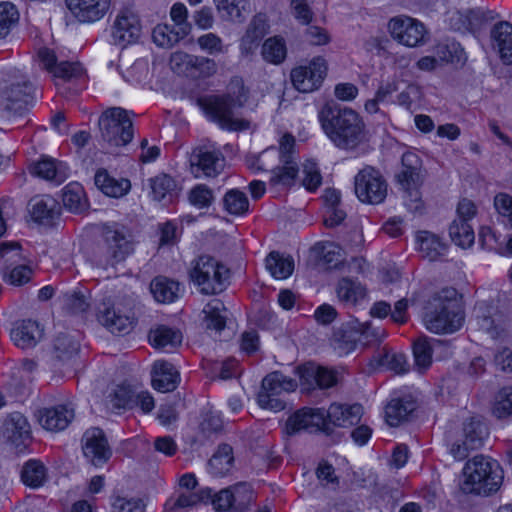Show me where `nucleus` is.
<instances>
[{"instance_id":"28","label":"nucleus","mask_w":512,"mask_h":512,"mask_svg":"<svg viewBox=\"0 0 512 512\" xmlns=\"http://www.w3.org/2000/svg\"><path fill=\"white\" fill-rule=\"evenodd\" d=\"M416 403L409 398L392 399L385 408L386 421L390 426H398L415 411Z\"/></svg>"},{"instance_id":"59","label":"nucleus","mask_w":512,"mask_h":512,"mask_svg":"<svg viewBox=\"0 0 512 512\" xmlns=\"http://www.w3.org/2000/svg\"><path fill=\"white\" fill-rule=\"evenodd\" d=\"M218 11L225 12L227 19L235 22L244 20L246 0H214Z\"/></svg>"},{"instance_id":"48","label":"nucleus","mask_w":512,"mask_h":512,"mask_svg":"<svg viewBox=\"0 0 512 512\" xmlns=\"http://www.w3.org/2000/svg\"><path fill=\"white\" fill-rule=\"evenodd\" d=\"M21 479L27 486L37 488L46 480V468L38 460H29L21 471Z\"/></svg>"},{"instance_id":"15","label":"nucleus","mask_w":512,"mask_h":512,"mask_svg":"<svg viewBox=\"0 0 512 512\" xmlns=\"http://www.w3.org/2000/svg\"><path fill=\"white\" fill-rule=\"evenodd\" d=\"M33 87L27 82L15 83L1 94L0 106L8 114H22L32 103Z\"/></svg>"},{"instance_id":"3","label":"nucleus","mask_w":512,"mask_h":512,"mask_svg":"<svg viewBox=\"0 0 512 512\" xmlns=\"http://www.w3.org/2000/svg\"><path fill=\"white\" fill-rule=\"evenodd\" d=\"M463 321L462 298L455 288H443L432 297L430 311L424 318L425 326L430 332L453 333L460 329Z\"/></svg>"},{"instance_id":"20","label":"nucleus","mask_w":512,"mask_h":512,"mask_svg":"<svg viewBox=\"0 0 512 512\" xmlns=\"http://www.w3.org/2000/svg\"><path fill=\"white\" fill-rule=\"evenodd\" d=\"M326 423L339 427H350L360 422L363 415V407L360 404L333 403L326 411Z\"/></svg>"},{"instance_id":"32","label":"nucleus","mask_w":512,"mask_h":512,"mask_svg":"<svg viewBox=\"0 0 512 512\" xmlns=\"http://www.w3.org/2000/svg\"><path fill=\"white\" fill-rule=\"evenodd\" d=\"M53 351L57 360L71 362L80 351V343L69 333H60L54 340Z\"/></svg>"},{"instance_id":"27","label":"nucleus","mask_w":512,"mask_h":512,"mask_svg":"<svg viewBox=\"0 0 512 512\" xmlns=\"http://www.w3.org/2000/svg\"><path fill=\"white\" fill-rule=\"evenodd\" d=\"M62 202L67 210L75 214H81L89 208L84 188L78 182H71L64 187Z\"/></svg>"},{"instance_id":"44","label":"nucleus","mask_w":512,"mask_h":512,"mask_svg":"<svg viewBox=\"0 0 512 512\" xmlns=\"http://www.w3.org/2000/svg\"><path fill=\"white\" fill-rule=\"evenodd\" d=\"M298 172L299 168L296 162H285L271 170L269 182L273 186L281 185L290 187L294 184Z\"/></svg>"},{"instance_id":"62","label":"nucleus","mask_w":512,"mask_h":512,"mask_svg":"<svg viewBox=\"0 0 512 512\" xmlns=\"http://www.w3.org/2000/svg\"><path fill=\"white\" fill-rule=\"evenodd\" d=\"M195 55L183 51H176L171 54L169 65L173 72L177 74H192Z\"/></svg>"},{"instance_id":"53","label":"nucleus","mask_w":512,"mask_h":512,"mask_svg":"<svg viewBox=\"0 0 512 512\" xmlns=\"http://www.w3.org/2000/svg\"><path fill=\"white\" fill-rule=\"evenodd\" d=\"M151 194L154 200L163 201L166 196L174 191L176 184L172 177L167 174H160L149 179Z\"/></svg>"},{"instance_id":"5","label":"nucleus","mask_w":512,"mask_h":512,"mask_svg":"<svg viewBox=\"0 0 512 512\" xmlns=\"http://www.w3.org/2000/svg\"><path fill=\"white\" fill-rule=\"evenodd\" d=\"M465 480L462 490L465 493L489 495L498 490L502 476L497 462L477 455L469 460L463 469Z\"/></svg>"},{"instance_id":"51","label":"nucleus","mask_w":512,"mask_h":512,"mask_svg":"<svg viewBox=\"0 0 512 512\" xmlns=\"http://www.w3.org/2000/svg\"><path fill=\"white\" fill-rule=\"evenodd\" d=\"M226 211L231 215H243L249 209V200L244 192L231 189L226 192L223 198Z\"/></svg>"},{"instance_id":"25","label":"nucleus","mask_w":512,"mask_h":512,"mask_svg":"<svg viewBox=\"0 0 512 512\" xmlns=\"http://www.w3.org/2000/svg\"><path fill=\"white\" fill-rule=\"evenodd\" d=\"M266 33L267 26L264 18L260 15L253 17L240 41L241 54L244 56L254 54Z\"/></svg>"},{"instance_id":"19","label":"nucleus","mask_w":512,"mask_h":512,"mask_svg":"<svg viewBox=\"0 0 512 512\" xmlns=\"http://www.w3.org/2000/svg\"><path fill=\"white\" fill-rule=\"evenodd\" d=\"M40 425L48 431H61L67 428L74 418V409L67 405L43 408L37 412Z\"/></svg>"},{"instance_id":"1","label":"nucleus","mask_w":512,"mask_h":512,"mask_svg":"<svg viewBox=\"0 0 512 512\" xmlns=\"http://www.w3.org/2000/svg\"><path fill=\"white\" fill-rule=\"evenodd\" d=\"M248 90L241 77L231 78L227 92L223 95H209L197 100L198 106L206 116L221 128L231 131H243L249 128V121L236 116L234 110L247 102Z\"/></svg>"},{"instance_id":"22","label":"nucleus","mask_w":512,"mask_h":512,"mask_svg":"<svg viewBox=\"0 0 512 512\" xmlns=\"http://www.w3.org/2000/svg\"><path fill=\"white\" fill-rule=\"evenodd\" d=\"M43 330L36 321L22 320L11 330V339L22 349L34 347L42 338Z\"/></svg>"},{"instance_id":"35","label":"nucleus","mask_w":512,"mask_h":512,"mask_svg":"<svg viewBox=\"0 0 512 512\" xmlns=\"http://www.w3.org/2000/svg\"><path fill=\"white\" fill-rule=\"evenodd\" d=\"M233 461L232 447L228 444H222L208 462L209 472L213 476H223L230 471Z\"/></svg>"},{"instance_id":"42","label":"nucleus","mask_w":512,"mask_h":512,"mask_svg":"<svg viewBox=\"0 0 512 512\" xmlns=\"http://www.w3.org/2000/svg\"><path fill=\"white\" fill-rule=\"evenodd\" d=\"M230 488L232 493V512H245L255 500L252 487L246 482H240Z\"/></svg>"},{"instance_id":"14","label":"nucleus","mask_w":512,"mask_h":512,"mask_svg":"<svg viewBox=\"0 0 512 512\" xmlns=\"http://www.w3.org/2000/svg\"><path fill=\"white\" fill-rule=\"evenodd\" d=\"M71 14L81 23H94L109 12L112 0H65Z\"/></svg>"},{"instance_id":"64","label":"nucleus","mask_w":512,"mask_h":512,"mask_svg":"<svg viewBox=\"0 0 512 512\" xmlns=\"http://www.w3.org/2000/svg\"><path fill=\"white\" fill-rule=\"evenodd\" d=\"M224 169L219 162H191L190 171L196 177L215 178Z\"/></svg>"},{"instance_id":"46","label":"nucleus","mask_w":512,"mask_h":512,"mask_svg":"<svg viewBox=\"0 0 512 512\" xmlns=\"http://www.w3.org/2000/svg\"><path fill=\"white\" fill-rule=\"evenodd\" d=\"M261 54L263 59L269 63L276 65L282 63L287 55L284 39L276 36L268 38L262 45Z\"/></svg>"},{"instance_id":"2","label":"nucleus","mask_w":512,"mask_h":512,"mask_svg":"<svg viewBox=\"0 0 512 512\" xmlns=\"http://www.w3.org/2000/svg\"><path fill=\"white\" fill-rule=\"evenodd\" d=\"M318 118L323 131L338 148L354 149L365 138V124L351 108L327 103L319 111Z\"/></svg>"},{"instance_id":"54","label":"nucleus","mask_w":512,"mask_h":512,"mask_svg":"<svg viewBox=\"0 0 512 512\" xmlns=\"http://www.w3.org/2000/svg\"><path fill=\"white\" fill-rule=\"evenodd\" d=\"M396 179L403 189L410 190L421 184L423 174L420 166L408 165L402 162V168L396 174Z\"/></svg>"},{"instance_id":"55","label":"nucleus","mask_w":512,"mask_h":512,"mask_svg":"<svg viewBox=\"0 0 512 512\" xmlns=\"http://www.w3.org/2000/svg\"><path fill=\"white\" fill-rule=\"evenodd\" d=\"M378 363L380 366L402 374L408 371L407 361L404 354L393 353L392 351L383 349L378 355Z\"/></svg>"},{"instance_id":"17","label":"nucleus","mask_w":512,"mask_h":512,"mask_svg":"<svg viewBox=\"0 0 512 512\" xmlns=\"http://www.w3.org/2000/svg\"><path fill=\"white\" fill-rule=\"evenodd\" d=\"M4 437L18 452L25 450L31 443L30 425L21 413H11L3 423Z\"/></svg>"},{"instance_id":"56","label":"nucleus","mask_w":512,"mask_h":512,"mask_svg":"<svg viewBox=\"0 0 512 512\" xmlns=\"http://www.w3.org/2000/svg\"><path fill=\"white\" fill-rule=\"evenodd\" d=\"M302 377L305 379H314L317 386L321 389L330 388L337 382L335 372L324 367L305 368Z\"/></svg>"},{"instance_id":"38","label":"nucleus","mask_w":512,"mask_h":512,"mask_svg":"<svg viewBox=\"0 0 512 512\" xmlns=\"http://www.w3.org/2000/svg\"><path fill=\"white\" fill-rule=\"evenodd\" d=\"M486 425L476 418H470L463 425V439L467 441L470 448L477 450L483 446L484 440L487 437Z\"/></svg>"},{"instance_id":"63","label":"nucleus","mask_w":512,"mask_h":512,"mask_svg":"<svg viewBox=\"0 0 512 512\" xmlns=\"http://www.w3.org/2000/svg\"><path fill=\"white\" fill-rule=\"evenodd\" d=\"M197 44L203 51L210 55L224 54L227 52V46L224 45L222 39L211 32L198 37Z\"/></svg>"},{"instance_id":"24","label":"nucleus","mask_w":512,"mask_h":512,"mask_svg":"<svg viewBox=\"0 0 512 512\" xmlns=\"http://www.w3.org/2000/svg\"><path fill=\"white\" fill-rule=\"evenodd\" d=\"M491 39L501 59L506 64L512 63V25L506 21L495 24L491 30Z\"/></svg>"},{"instance_id":"4","label":"nucleus","mask_w":512,"mask_h":512,"mask_svg":"<svg viewBox=\"0 0 512 512\" xmlns=\"http://www.w3.org/2000/svg\"><path fill=\"white\" fill-rule=\"evenodd\" d=\"M100 145L104 154L125 156L124 150L134 137L133 123L128 111L121 107L106 109L99 117Z\"/></svg>"},{"instance_id":"34","label":"nucleus","mask_w":512,"mask_h":512,"mask_svg":"<svg viewBox=\"0 0 512 512\" xmlns=\"http://www.w3.org/2000/svg\"><path fill=\"white\" fill-rule=\"evenodd\" d=\"M359 341H361V335L355 327L340 328L332 338L333 347L339 355H347L354 351Z\"/></svg>"},{"instance_id":"40","label":"nucleus","mask_w":512,"mask_h":512,"mask_svg":"<svg viewBox=\"0 0 512 512\" xmlns=\"http://www.w3.org/2000/svg\"><path fill=\"white\" fill-rule=\"evenodd\" d=\"M492 310L493 307L484 301L478 302L474 309L480 329L487 332L491 338L498 339L503 336L504 329L494 325Z\"/></svg>"},{"instance_id":"50","label":"nucleus","mask_w":512,"mask_h":512,"mask_svg":"<svg viewBox=\"0 0 512 512\" xmlns=\"http://www.w3.org/2000/svg\"><path fill=\"white\" fill-rule=\"evenodd\" d=\"M224 310L223 302L218 299L211 300L204 307L203 313L205 314V322L208 329H215L216 331L224 329L226 324L225 316L222 315Z\"/></svg>"},{"instance_id":"43","label":"nucleus","mask_w":512,"mask_h":512,"mask_svg":"<svg viewBox=\"0 0 512 512\" xmlns=\"http://www.w3.org/2000/svg\"><path fill=\"white\" fill-rule=\"evenodd\" d=\"M451 240L459 247L469 248L475 240V234L469 222L454 220L449 226Z\"/></svg>"},{"instance_id":"49","label":"nucleus","mask_w":512,"mask_h":512,"mask_svg":"<svg viewBox=\"0 0 512 512\" xmlns=\"http://www.w3.org/2000/svg\"><path fill=\"white\" fill-rule=\"evenodd\" d=\"M315 250L328 266V268H339L344 261V252L342 248L334 242L319 243Z\"/></svg>"},{"instance_id":"60","label":"nucleus","mask_w":512,"mask_h":512,"mask_svg":"<svg viewBox=\"0 0 512 512\" xmlns=\"http://www.w3.org/2000/svg\"><path fill=\"white\" fill-rule=\"evenodd\" d=\"M108 404L112 409L131 408L134 404L133 391L128 386L119 385L108 396Z\"/></svg>"},{"instance_id":"8","label":"nucleus","mask_w":512,"mask_h":512,"mask_svg":"<svg viewBox=\"0 0 512 512\" xmlns=\"http://www.w3.org/2000/svg\"><path fill=\"white\" fill-rule=\"evenodd\" d=\"M297 383L292 378L280 372H272L263 380L258 393V404L264 409L274 412L282 411L286 407L285 396L294 391Z\"/></svg>"},{"instance_id":"9","label":"nucleus","mask_w":512,"mask_h":512,"mask_svg":"<svg viewBox=\"0 0 512 512\" xmlns=\"http://www.w3.org/2000/svg\"><path fill=\"white\" fill-rule=\"evenodd\" d=\"M355 194L367 204H380L387 196V183L381 173L371 166L360 170L354 179Z\"/></svg>"},{"instance_id":"30","label":"nucleus","mask_w":512,"mask_h":512,"mask_svg":"<svg viewBox=\"0 0 512 512\" xmlns=\"http://www.w3.org/2000/svg\"><path fill=\"white\" fill-rule=\"evenodd\" d=\"M418 249L422 256L428 258L430 261L437 260L442 256L447 246L439 236L429 231H420L417 233Z\"/></svg>"},{"instance_id":"52","label":"nucleus","mask_w":512,"mask_h":512,"mask_svg":"<svg viewBox=\"0 0 512 512\" xmlns=\"http://www.w3.org/2000/svg\"><path fill=\"white\" fill-rule=\"evenodd\" d=\"M19 12L10 2L0 3V39H5L18 24Z\"/></svg>"},{"instance_id":"12","label":"nucleus","mask_w":512,"mask_h":512,"mask_svg":"<svg viewBox=\"0 0 512 512\" xmlns=\"http://www.w3.org/2000/svg\"><path fill=\"white\" fill-rule=\"evenodd\" d=\"M327 64L322 57H315L308 65L299 66L291 71L293 86L302 93L318 89L326 76Z\"/></svg>"},{"instance_id":"18","label":"nucleus","mask_w":512,"mask_h":512,"mask_svg":"<svg viewBox=\"0 0 512 512\" xmlns=\"http://www.w3.org/2000/svg\"><path fill=\"white\" fill-rule=\"evenodd\" d=\"M326 426L324 409L303 408L295 412L286 421V433L296 434L310 427Z\"/></svg>"},{"instance_id":"58","label":"nucleus","mask_w":512,"mask_h":512,"mask_svg":"<svg viewBox=\"0 0 512 512\" xmlns=\"http://www.w3.org/2000/svg\"><path fill=\"white\" fill-rule=\"evenodd\" d=\"M493 414L499 418H507L512 415V387L501 388L496 396L493 406Z\"/></svg>"},{"instance_id":"21","label":"nucleus","mask_w":512,"mask_h":512,"mask_svg":"<svg viewBox=\"0 0 512 512\" xmlns=\"http://www.w3.org/2000/svg\"><path fill=\"white\" fill-rule=\"evenodd\" d=\"M98 319L112 333H128L132 329L131 317L106 302L99 307Z\"/></svg>"},{"instance_id":"45","label":"nucleus","mask_w":512,"mask_h":512,"mask_svg":"<svg viewBox=\"0 0 512 512\" xmlns=\"http://www.w3.org/2000/svg\"><path fill=\"white\" fill-rule=\"evenodd\" d=\"M62 308L70 314H81L86 312L90 303L81 290H71L63 293L60 297Z\"/></svg>"},{"instance_id":"7","label":"nucleus","mask_w":512,"mask_h":512,"mask_svg":"<svg viewBox=\"0 0 512 512\" xmlns=\"http://www.w3.org/2000/svg\"><path fill=\"white\" fill-rule=\"evenodd\" d=\"M103 238L104 244L96 257V265L104 270L115 269L134 252L131 236L121 230L108 227L103 232Z\"/></svg>"},{"instance_id":"61","label":"nucleus","mask_w":512,"mask_h":512,"mask_svg":"<svg viewBox=\"0 0 512 512\" xmlns=\"http://www.w3.org/2000/svg\"><path fill=\"white\" fill-rule=\"evenodd\" d=\"M188 200L198 209L208 208L214 201L213 191L204 184L196 185L189 191Z\"/></svg>"},{"instance_id":"6","label":"nucleus","mask_w":512,"mask_h":512,"mask_svg":"<svg viewBox=\"0 0 512 512\" xmlns=\"http://www.w3.org/2000/svg\"><path fill=\"white\" fill-rule=\"evenodd\" d=\"M189 276L202 294L214 295L224 290L228 269L213 257L202 255L192 261Z\"/></svg>"},{"instance_id":"11","label":"nucleus","mask_w":512,"mask_h":512,"mask_svg":"<svg viewBox=\"0 0 512 512\" xmlns=\"http://www.w3.org/2000/svg\"><path fill=\"white\" fill-rule=\"evenodd\" d=\"M388 31L395 41L407 47H418L427 41L425 26L409 16L391 18L388 22Z\"/></svg>"},{"instance_id":"23","label":"nucleus","mask_w":512,"mask_h":512,"mask_svg":"<svg viewBox=\"0 0 512 512\" xmlns=\"http://www.w3.org/2000/svg\"><path fill=\"white\" fill-rule=\"evenodd\" d=\"M28 171L35 177L58 185L69 177V169L64 162H31Z\"/></svg>"},{"instance_id":"37","label":"nucleus","mask_w":512,"mask_h":512,"mask_svg":"<svg viewBox=\"0 0 512 512\" xmlns=\"http://www.w3.org/2000/svg\"><path fill=\"white\" fill-rule=\"evenodd\" d=\"M149 341L156 348H173L181 344L182 335L177 330L161 325L150 331Z\"/></svg>"},{"instance_id":"39","label":"nucleus","mask_w":512,"mask_h":512,"mask_svg":"<svg viewBox=\"0 0 512 512\" xmlns=\"http://www.w3.org/2000/svg\"><path fill=\"white\" fill-rule=\"evenodd\" d=\"M336 293L341 302L354 305L366 296V289L359 282L342 278L337 284Z\"/></svg>"},{"instance_id":"10","label":"nucleus","mask_w":512,"mask_h":512,"mask_svg":"<svg viewBox=\"0 0 512 512\" xmlns=\"http://www.w3.org/2000/svg\"><path fill=\"white\" fill-rule=\"evenodd\" d=\"M0 256L5 261L3 278L10 284L21 286L31 279L32 269L21 262L24 256L19 242H2L0 244Z\"/></svg>"},{"instance_id":"13","label":"nucleus","mask_w":512,"mask_h":512,"mask_svg":"<svg viewBox=\"0 0 512 512\" xmlns=\"http://www.w3.org/2000/svg\"><path fill=\"white\" fill-rule=\"evenodd\" d=\"M141 35L139 17L131 10H120L111 26V39L115 45L126 47L135 43Z\"/></svg>"},{"instance_id":"29","label":"nucleus","mask_w":512,"mask_h":512,"mask_svg":"<svg viewBox=\"0 0 512 512\" xmlns=\"http://www.w3.org/2000/svg\"><path fill=\"white\" fill-rule=\"evenodd\" d=\"M95 184L104 194L115 198L126 195L131 188V183L128 179H115L106 171H98L96 173Z\"/></svg>"},{"instance_id":"16","label":"nucleus","mask_w":512,"mask_h":512,"mask_svg":"<svg viewBox=\"0 0 512 512\" xmlns=\"http://www.w3.org/2000/svg\"><path fill=\"white\" fill-rule=\"evenodd\" d=\"M84 456L94 465L100 466L107 462L111 456L104 432L99 428L88 429L83 437Z\"/></svg>"},{"instance_id":"31","label":"nucleus","mask_w":512,"mask_h":512,"mask_svg":"<svg viewBox=\"0 0 512 512\" xmlns=\"http://www.w3.org/2000/svg\"><path fill=\"white\" fill-rule=\"evenodd\" d=\"M29 212L34 221L49 223L56 215V201L50 196H35L29 201Z\"/></svg>"},{"instance_id":"33","label":"nucleus","mask_w":512,"mask_h":512,"mask_svg":"<svg viewBox=\"0 0 512 512\" xmlns=\"http://www.w3.org/2000/svg\"><path fill=\"white\" fill-rule=\"evenodd\" d=\"M154 298L161 303H171L178 298L179 283L163 276L154 278L150 284Z\"/></svg>"},{"instance_id":"36","label":"nucleus","mask_w":512,"mask_h":512,"mask_svg":"<svg viewBox=\"0 0 512 512\" xmlns=\"http://www.w3.org/2000/svg\"><path fill=\"white\" fill-rule=\"evenodd\" d=\"M266 268L274 278L286 279L294 270V261L291 257L272 251L266 257Z\"/></svg>"},{"instance_id":"47","label":"nucleus","mask_w":512,"mask_h":512,"mask_svg":"<svg viewBox=\"0 0 512 512\" xmlns=\"http://www.w3.org/2000/svg\"><path fill=\"white\" fill-rule=\"evenodd\" d=\"M211 497H212V490L209 488L202 490L200 492V494H195V493L180 494L176 498H170L166 502L165 508L170 512H177L179 509H184L187 507L194 506L201 501L210 499Z\"/></svg>"},{"instance_id":"41","label":"nucleus","mask_w":512,"mask_h":512,"mask_svg":"<svg viewBox=\"0 0 512 512\" xmlns=\"http://www.w3.org/2000/svg\"><path fill=\"white\" fill-rule=\"evenodd\" d=\"M190 27L180 28L181 31H174L168 25H158L152 31V39L156 45L169 48L178 43L189 32Z\"/></svg>"},{"instance_id":"26","label":"nucleus","mask_w":512,"mask_h":512,"mask_svg":"<svg viewBox=\"0 0 512 512\" xmlns=\"http://www.w3.org/2000/svg\"><path fill=\"white\" fill-rule=\"evenodd\" d=\"M178 372L166 361H156L153 366L152 385L154 389L166 393L177 387Z\"/></svg>"},{"instance_id":"57","label":"nucleus","mask_w":512,"mask_h":512,"mask_svg":"<svg viewBox=\"0 0 512 512\" xmlns=\"http://www.w3.org/2000/svg\"><path fill=\"white\" fill-rule=\"evenodd\" d=\"M413 354L419 370H425L431 365L432 345L427 337H420L414 342Z\"/></svg>"}]
</instances>
